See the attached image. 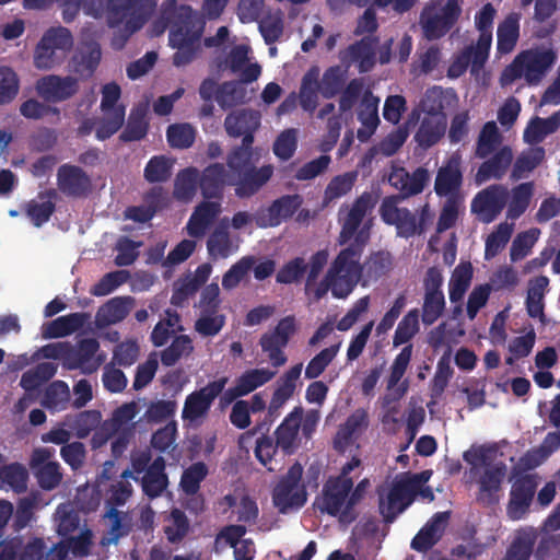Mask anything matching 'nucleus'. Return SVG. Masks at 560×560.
Listing matches in <instances>:
<instances>
[{
	"instance_id": "nucleus-1",
	"label": "nucleus",
	"mask_w": 560,
	"mask_h": 560,
	"mask_svg": "<svg viewBox=\"0 0 560 560\" xmlns=\"http://www.w3.org/2000/svg\"><path fill=\"white\" fill-rule=\"evenodd\" d=\"M171 3L175 10L171 18L172 28L168 42L171 47L176 49L173 55V65L183 67L190 63L200 49L205 22L190 5H176V0H171Z\"/></svg>"
},
{
	"instance_id": "nucleus-2",
	"label": "nucleus",
	"mask_w": 560,
	"mask_h": 560,
	"mask_svg": "<svg viewBox=\"0 0 560 560\" xmlns=\"http://www.w3.org/2000/svg\"><path fill=\"white\" fill-rule=\"evenodd\" d=\"M557 61V54L551 47H535L520 52L504 68L501 83L508 85L524 77L528 84H538Z\"/></svg>"
},
{
	"instance_id": "nucleus-3",
	"label": "nucleus",
	"mask_w": 560,
	"mask_h": 560,
	"mask_svg": "<svg viewBox=\"0 0 560 560\" xmlns=\"http://www.w3.org/2000/svg\"><path fill=\"white\" fill-rule=\"evenodd\" d=\"M401 201L399 197H385L378 210L382 221L387 225L395 226L397 236L402 238L425 233L428 224L433 218L429 203L423 205L415 213L408 208L398 207Z\"/></svg>"
},
{
	"instance_id": "nucleus-4",
	"label": "nucleus",
	"mask_w": 560,
	"mask_h": 560,
	"mask_svg": "<svg viewBox=\"0 0 560 560\" xmlns=\"http://www.w3.org/2000/svg\"><path fill=\"white\" fill-rule=\"evenodd\" d=\"M370 241L369 228L363 226L354 236V240L348 242L329 266V270L337 278L339 285L350 294L362 280L361 258Z\"/></svg>"
},
{
	"instance_id": "nucleus-5",
	"label": "nucleus",
	"mask_w": 560,
	"mask_h": 560,
	"mask_svg": "<svg viewBox=\"0 0 560 560\" xmlns=\"http://www.w3.org/2000/svg\"><path fill=\"white\" fill-rule=\"evenodd\" d=\"M73 36L65 26H51L37 43L33 63L38 70H50L60 66L73 48Z\"/></svg>"
},
{
	"instance_id": "nucleus-6",
	"label": "nucleus",
	"mask_w": 560,
	"mask_h": 560,
	"mask_svg": "<svg viewBox=\"0 0 560 560\" xmlns=\"http://www.w3.org/2000/svg\"><path fill=\"white\" fill-rule=\"evenodd\" d=\"M302 477L303 466L299 462L280 476L271 492L272 503L279 513L298 511L306 503L307 491Z\"/></svg>"
},
{
	"instance_id": "nucleus-7",
	"label": "nucleus",
	"mask_w": 560,
	"mask_h": 560,
	"mask_svg": "<svg viewBox=\"0 0 560 560\" xmlns=\"http://www.w3.org/2000/svg\"><path fill=\"white\" fill-rule=\"evenodd\" d=\"M459 0H446L442 7L427 5L420 15V24L427 39L435 40L445 36L462 15Z\"/></svg>"
},
{
	"instance_id": "nucleus-8",
	"label": "nucleus",
	"mask_w": 560,
	"mask_h": 560,
	"mask_svg": "<svg viewBox=\"0 0 560 560\" xmlns=\"http://www.w3.org/2000/svg\"><path fill=\"white\" fill-rule=\"evenodd\" d=\"M353 487V480H341L329 477L323 486L322 493L315 500L316 509L330 516H338L339 522L349 524L343 520V512L349 504V494Z\"/></svg>"
},
{
	"instance_id": "nucleus-9",
	"label": "nucleus",
	"mask_w": 560,
	"mask_h": 560,
	"mask_svg": "<svg viewBox=\"0 0 560 560\" xmlns=\"http://www.w3.org/2000/svg\"><path fill=\"white\" fill-rule=\"evenodd\" d=\"M514 481L510 491V500L506 512L511 520L523 518L533 502L536 489L539 483L537 474L516 471L513 474Z\"/></svg>"
},
{
	"instance_id": "nucleus-10",
	"label": "nucleus",
	"mask_w": 560,
	"mask_h": 560,
	"mask_svg": "<svg viewBox=\"0 0 560 560\" xmlns=\"http://www.w3.org/2000/svg\"><path fill=\"white\" fill-rule=\"evenodd\" d=\"M443 276L438 267L428 268L424 279L423 289L424 298L422 305V322L430 326L434 324L445 310V298L442 291Z\"/></svg>"
},
{
	"instance_id": "nucleus-11",
	"label": "nucleus",
	"mask_w": 560,
	"mask_h": 560,
	"mask_svg": "<svg viewBox=\"0 0 560 560\" xmlns=\"http://www.w3.org/2000/svg\"><path fill=\"white\" fill-rule=\"evenodd\" d=\"M378 511L383 521L387 524L393 523L399 514L407 510L416 499V493L410 482L401 477L396 479L384 497L378 492Z\"/></svg>"
},
{
	"instance_id": "nucleus-12",
	"label": "nucleus",
	"mask_w": 560,
	"mask_h": 560,
	"mask_svg": "<svg viewBox=\"0 0 560 560\" xmlns=\"http://www.w3.org/2000/svg\"><path fill=\"white\" fill-rule=\"evenodd\" d=\"M55 455L52 447L35 448L30 458V468L37 485L45 491L56 489L62 481V471L58 462L51 460Z\"/></svg>"
},
{
	"instance_id": "nucleus-13",
	"label": "nucleus",
	"mask_w": 560,
	"mask_h": 560,
	"mask_svg": "<svg viewBox=\"0 0 560 560\" xmlns=\"http://www.w3.org/2000/svg\"><path fill=\"white\" fill-rule=\"evenodd\" d=\"M508 199L506 187L499 184L490 185L474 197L471 212L477 214L482 223H491L505 208Z\"/></svg>"
},
{
	"instance_id": "nucleus-14",
	"label": "nucleus",
	"mask_w": 560,
	"mask_h": 560,
	"mask_svg": "<svg viewBox=\"0 0 560 560\" xmlns=\"http://www.w3.org/2000/svg\"><path fill=\"white\" fill-rule=\"evenodd\" d=\"M303 205V197L299 194L283 195L273 200L269 207L259 209L254 220L258 228H276L289 220Z\"/></svg>"
},
{
	"instance_id": "nucleus-15",
	"label": "nucleus",
	"mask_w": 560,
	"mask_h": 560,
	"mask_svg": "<svg viewBox=\"0 0 560 560\" xmlns=\"http://www.w3.org/2000/svg\"><path fill=\"white\" fill-rule=\"evenodd\" d=\"M79 80L72 75L47 74L35 83L37 95L48 104L70 100L79 92Z\"/></svg>"
},
{
	"instance_id": "nucleus-16",
	"label": "nucleus",
	"mask_w": 560,
	"mask_h": 560,
	"mask_svg": "<svg viewBox=\"0 0 560 560\" xmlns=\"http://www.w3.org/2000/svg\"><path fill=\"white\" fill-rule=\"evenodd\" d=\"M98 350L100 342L95 338H83L75 345L69 342L67 369H79L84 374L96 372L105 360Z\"/></svg>"
},
{
	"instance_id": "nucleus-17",
	"label": "nucleus",
	"mask_w": 560,
	"mask_h": 560,
	"mask_svg": "<svg viewBox=\"0 0 560 560\" xmlns=\"http://www.w3.org/2000/svg\"><path fill=\"white\" fill-rule=\"evenodd\" d=\"M377 203V196L371 191L362 192L352 203L341 225L338 236L340 245L347 244L361 231L360 226L365 215L371 212Z\"/></svg>"
},
{
	"instance_id": "nucleus-18",
	"label": "nucleus",
	"mask_w": 560,
	"mask_h": 560,
	"mask_svg": "<svg viewBox=\"0 0 560 560\" xmlns=\"http://www.w3.org/2000/svg\"><path fill=\"white\" fill-rule=\"evenodd\" d=\"M106 23L108 27L116 28L128 26L133 19L143 20L147 23L150 10L144 0H106Z\"/></svg>"
},
{
	"instance_id": "nucleus-19",
	"label": "nucleus",
	"mask_w": 560,
	"mask_h": 560,
	"mask_svg": "<svg viewBox=\"0 0 560 560\" xmlns=\"http://www.w3.org/2000/svg\"><path fill=\"white\" fill-rule=\"evenodd\" d=\"M463 180L460 156L453 154L438 170L434 180V191L439 197L459 199Z\"/></svg>"
},
{
	"instance_id": "nucleus-20",
	"label": "nucleus",
	"mask_w": 560,
	"mask_h": 560,
	"mask_svg": "<svg viewBox=\"0 0 560 560\" xmlns=\"http://www.w3.org/2000/svg\"><path fill=\"white\" fill-rule=\"evenodd\" d=\"M58 189L72 198L86 197L92 189L90 176L80 167L72 164H62L57 172Z\"/></svg>"
},
{
	"instance_id": "nucleus-21",
	"label": "nucleus",
	"mask_w": 560,
	"mask_h": 560,
	"mask_svg": "<svg viewBox=\"0 0 560 560\" xmlns=\"http://www.w3.org/2000/svg\"><path fill=\"white\" fill-rule=\"evenodd\" d=\"M226 185H232V177L222 163H212L199 172V189L205 199H221Z\"/></svg>"
},
{
	"instance_id": "nucleus-22",
	"label": "nucleus",
	"mask_w": 560,
	"mask_h": 560,
	"mask_svg": "<svg viewBox=\"0 0 560 560\" xmlns=\"http://www.w3.org/2000/svg\"><path fill=\"white\" fill-rule=\"evenodd\" d=\"M273 174L271 165L256 167L253 165L245 172L232 178V185L235 186V195L238 198H249L257 194L266 185Z\"/></svg>"
},
{
	"instance_id": "nucleus-23",
	"label": "nucleus",
	"mask_w": 560,
	"mask_h": 560,
	"mask_svg": "<svg viewBox=\"0 0 560 560\" xmlns=\"http://www.w3.org/2000/svg\"><path fill=\"white\" fill-rule=\"evenodd\" d=\"M506 474L504 463L489 466L479 478V492L477 499L485 505L497 504L500 500L501 486Z\"/></svg>"
},
{
	"instance_id": "nucleus-24",
	"label": "nucleus",
	"mask_w": 560,
	"mask_h": 560,
	"mask_svg": "<svg viewBox=\"0 0 560 560\" xmlns=\"http://www.w3.org/2000/svg\"><path fill=\"white\" fill-rule=\"evenodd\" d=\"M368 425L364 410L358 409L341 424L334 439V448L343 454L354 445L361 431Z\"/></svg>"
},
{
	"instance_id": "nucleus-25",
	"label": "nucleus",
	"mask_w": 560,
	"mask_h": 560,
	"mask_svg": "<svg viewBox=\"0 0 560 560\" xmlns=\"http://www.w3.org/2000/svg\"><path fill=\"white\" fill-rule=\"evenodd\" d=\"M394 267L393 255L388 250H375L362 262L361 285L368 287L387 276Z\"/></svg>"
},
{
	"instance_id": "nucleus-26",
	"label": "nucleus",
	"mask_w": 560,
	"mask_h": 560,
	"mask_svg": "<svg viewBox=\"0 0 560 560\" xmlns=\"http://www.w3.org/2000/svg\"><path fill=\"white\" fill-rule=\"evenodd\" d=\"M220 212L221 205L218 201L205 200L200 202L187 222L188 235L196 238L202 237Z\"/></svg>"
},
{
	"instance_id": "nucleus-27",
	"label": "nucleus",
	"mask_w": 560,
	"mask_h": 560,
	"mask_svg": "<svg viewBox=\"0 0 560 560\" xmlns=\"http://www.w3.org/2000/svg\"><path fill=\"white\" fill-rule=\"evenodd\" d=\"M378 103V97L374 96L371 92H366L361 100L358 120L362 127L357 132V137L361 142H366L380 124Z\"/></svg>"
},
{
	"instance_id": "nucleus-28",
	"label": "nucleus",
	"mask_w": 560,
	"mask_h": 560,
	"mask_svg": "<svg viewBox=\"0 0 560 560\" xmlns=\"http://www.w3.org/2000/svg\"><path fill=\"white\" fill-rule=\"evenodd\" d=\"M165 459L162 456H158L153 459L145 474L139 478L142 491L148 498L155 499L166 490L168 477L165 472Z\"/></svg>"
},
{
	"instance_id": "nucleus-29",
	"label": "nucleus",
	"mask_w": 560,
	"mask_h": 560,
	"mask_svg": "<svg viewBox=\"0 0 560 560\" xmlns=\"http://www.w3.org/2000/svg\"><path fill=\"white\" fill-rule=\"evenodd\" d=\"M57 191L52 188L39 192L37 199L30 200L25 213L34 226L40 228L50 220L56 210Z\"/></svg>"
},
{
	"instance_id": "nucleus-30",
	"label": "nucleus",
	"mask_w": 560,
	"mask_h": 560,
	"mask_svg": "<svg viewBox=\"0 0 560 560\" xmlns=\"http://www.w3.org/2000/svg\"><path fill=\"white\" fill-rule=\"evenodd\" d=\"M447 520V512L435 513L412 538L411 548L418 552H427L430 550L440 540L442 524L446 523Z\"/></svg>"
},
{
	"instance_id": "nucleus-31",
	"label": "nucleus",
	"mask_w": 560,
	"mask_h": 560,
	"mask_svg": "<svg viewBox=\"0 0 560 560\" xmlns=\"http://www.w3.org/2000/svg\"><path fill=\"white\" fill-rule=\"evenodd\" d=\"M512 160V150L509 147H503L479 166L476 182L481 184L491 178L501 179L505 175Z\"/></svg>"
},
{
	"instance_id": "nucleus-32",
	"label": "nucleus",
	"mask_w": 560,
	"mask_h": 560,
	"mask_svg": "<svg viewBox=\"0 0 560 560\" xmlns=\"http://www.w3.org/2000/svg\"><path fill=\"white\" fill-rule=\"evenodd\" d=\"M260 126V113L254 109H240L229 114L224 128L230 137L238 138L247 131H256Z\"/></svg>"
},
{
	"instance_id": "nucleus-33",
	"label": "nucleus",
	"mask_w": 560,
	"mask_h": 560,
	"mask_svg": "<svg viewBox=\"0 0 560 560\" xmlns=\"http://www.w3.org/2000/svg\"><path fill=\"white\" fill-rule=\"evenodd\" d=\"M90 315L88 313H71L60 316L43 327V337L46 339L61 338L73 334L84 326Z\"/></svg>"
},
{
	"instance_id": "nucleus-34",
	"label": "nucleus",
	"mask_w": 560,
	"mask_h": 560,
	"mask_svg": "<svg viewBox=\"0 0 560 560\" xmlns=\"http://www.w3.org/2000/svg\"><path fill=\"white\" fill-rule=\"evenodd\" d=\"M446 130V116L423 117L413 139L418 145L427 150L436 144Z\"/></svg>"
},
{
	"instance_id": "nucleus-35",
	"label": "nucleus",
	"mask_w": 560,
	"mask_h": 560,
	"mask_svg": "<svg viewBox=\"0 0 560 560\" xmlns=\"http://www.w3.org/2000/svg\"><path fill=\"white\" fill-rule=\"evenodd\" d=\"M224 387H200V390L190 394L183 409V418L196 420L203 416L210 408L212 400Z\"/></svg>"
},
{
	"instance_id": "nucleus-36",
	"label": "nucleus",
	"mask_w": 560,
	"mask_h": 560,
	"mask_svg": "<svg viewBox=\"0 0 560 560\" xmlns=\"http://www.w3.org/2000/svg\"><path fill=\"white\" fill-rule=\"evenodd\" d=\"M133 304L131 296H116L102 305L96 313V322L100 326L117 324L124 320Z\"/></svg>"
},
{
	"instance_id": "nucleus-37",
	"label": "nucleus",
	"mask_w": 560,
	"mask_h": 560,
	"mask_svg": "<svg viewBox=\"0 0 560 560\" xmlns=\"http://www.w3.org/2000/svg\"><path fill=\"white\" fill-rule=\"evenodd\" d=\"M560 128V110L548 118L534 117L524 130V141L529 144L541 142L546 136L556 132Z\"/></svg>"
},
{
	"instance_id": "nucleus-38",
	"label": "nucleus",
	"mask_w": 560,
	"mask_h": 560,
	"mask_svg": "<svg viewBox=\"0 0 560 560\" xmlns=\"http://www.w3.org/2000/svg\"><path fill=\"white\" fill-rule=\"evenodd\" d=\"M520 37V15L510 13L497 30V50L501 55L510 54Z\"/></svg>"
},
{
	"instance_id": "nucleus-39",
	"label": "nucleus",
	"mask_w": 560,
	"mask_h": 560,
	"mask_svg": "<svg viewBox=\"0 0 560 560\" xmlns=\"http://www.w3.org/2000/svg\"><path fill=\"white\" fill-rule=\"evenodd\" d=\"M377 42L378 38L375 36H364L348 47V55L352 61L358 63L361 73L369 72L374 67V47Z\"/></svg>"
},
{
	"instance_id": "nucleus-40",
	"label": "nucleus",
	"mask_w": 560,
	"mask_h": 560,
	"mask_svg": "<svg viewBox=\"0 0 560 560\" xmlns=\"http://www.w3.org/2000/svg\"><path fill=\"white\" fill-rule=\"evenodd\" d=\"M101 58L100 45L97 43L88 44L73 57V71L81 78H91L97 69Z\"/></svg>"
},
{
	"instance_id": "nucleus-41",
	"label": "nucleus",
	"mask_w": 560,
	"mask_h": 560,
	"mask_svg": "<svg viewBox=\"0 0 560 560\" xmlns=\"http://www.w3.org/2000/svg\"><path fill=\"white\" fill-rule=\"evenodd\" d=\"M199 188V171L196 167L182 170L174 184V196L182 201H190Z\"/></svg>"
},
{
	"instance_id": "nucleus-42",
	"label": "nucleus",
	"mask_w": 560,
	"mask_h": 560,
	"mask_svg": "<svg viewBox=\"0 0 560 560\" xmlns=\"http://www.w3.org/2000/svg\"><path fill=\"white\" fill-rule=\"evenodd\" d=\"M472 279V266L469 261L460 262L453 271L448 282L450 300L453 303L463 300Z\"/></svg>"
},
{
	"instance_id": "nucleus-43",
	"label": "nucleus",
	"mask_w": 560,
	"mask_h": 560,
	"mask_svg": "<svg viewBox=\"0 0 560 560\" xmlns=\"http://www.w3.org/2000/svg\"><path fill=\"white\" fill-rule=\"evenodd\" d=\"M329 291L335 299H347L350 295L342 284L339 285L337 278L328 269L324 278L319 282L316 280L314 287L310 291H305V294L313 302H319Z\"/></svg>"
},
{
	"instance_id": "nucleus-44",
	"label": "nucleus",
	"mask_w": 560,
	"mask_h": 560,
	"mask_svg": "<svg viewBox=\"0 0 560 560\" xmlns=\"http://www.w3.org/2000/svg\"><path fill=\"white\" fill-rule=\"evenodd\" d=\"M145 116L147 110L144 107L131 109L126 128L119 136L120 141L132 142L143 139L148 133L149 127Z\"/></svg>"
},
{
	"instance_id": "nucleus-45",
	"label": "nucleus",
	"mask_w": 560,
	"mask_h": 560,
	"mask_svg": "<svg viewBox=\"0 0 560 560\" xmlns=\"http://www.w3.org/2000/svg\"><path fill=\"white\" fill-rule=\"evenodd\" d=\"M194 351L192 340L188 335L174 337L171 345L161 352V362L165 366H173L182 358L188 357Z\"/></svg>"
},
{
	"instance_id": "nucleus-46",
	"label": "nucleus",
	"mask_w": 560,
	"mask_h": 560,
	"mask_svg": "<svg viewBox=\"0 0 560 560\" xmlns=\"http://www.w3.org/2000/svg\"><path fill=\"white\" fill-rule=\"evenodd\" d=\"M247 91L242 82L225 81L220 84L217 103L222 109H229L246 102Z\"/></svg>"
},
{
	"instance_id": "nucleus-47",
	"label": "nucleus",
	"mask_w": 560,
	"mask_h": 560,
	"mask_svg": "<svg viewBox=\"0 0 560 560\" xmlns=\"http://www.w3.org/2000/svg\"><path fill=\"white\" fill-rule=\"evenodd\" d=\"M357 176L355 172H347L331 178L324 191V205L328 206L334 200L346 196L354 186Z\"/></svg>"
},
{
	"instance_id": "nucleus-48",
	"label": "nucleus",
	"mask_w": 560,
	"mask_h": 560,
	"mask_svg": "<svg viewBox=\"0 0 560 560\" xmlns=\"http://www.w3.org/2000/svg\"><path fill=\"white\" fill-rule=\"evenodd\" d=\"M345 82L346 71L340 66L329 67L318 82L319 93L324 98H332L342 91Z\"/></svg>"
},
{
	"instance_id": "nucleus-49",
	"label": "nucleus",
	"mask_w": 560,
	"mask_h": 560,
	"mask_svg": "<svg viewBox=\"0 0 560 560\" xmlns=\"http://www.w3.org/2000/svg\"><path fill=\"white\" fill-rule=\"evenodd\" d=\"M544 158L545 149L541 147L532 148L527 152H523L514 162L511 178L513 180L523 178L526 173L535 170L541 163Z\"/></svg>"
},
{
	"instance_id": "nucleus-50",
	"label": "nucleus",
	"mask_w": 560,
	"mask_h": 560,
	"mask_svg": "<svg viewBox=\"0 0 560 560\" xmlns=\"http://www.w3.org/2000/svg\"><path fill=\"white\" fill-rule=\"evenodd\" d=\"M167 522L170 524L164 527L166 539L171 544L180 542L187 536L190 528L189 520L186 514L175 508L171 511Z\"/></svg>"
},
{
	"instance_id": "nucleus-51",
	"label": "nucleus",
	"mask_w": 560,
	"mask_h": 560,
	"mask_svg": "<svg viewBox=\"0 0 560 560\" xmlns=\"http://www.w3.org/2000/svg\"><path fill=\"white\" fill-rule=\"evenodd\" d=\"M419 310H410L398 323L393 337V345L398 347L409 342L419 331Z\"/></svg>"
},
{
	"instance_id": "nucleus-52",
	"label": "nucleus",
	"mask_w": 560,
	"mask_h": 560,
	"mask_svg": "<svg viewBox=\"0 0 560 560\" xmlns=\"http://www.w3.org/2000/svg\"><path fill=\"white\" fill-rule=\"evenodd\" d=\"M196 138V129L188 122L172 124L167 127L166 139L173 149H188Z\"/></svg>"
},
{
	"instance_id": "nucleus-53",
	"label": "nucleus",
	"mask_w": 560,
	"mask_h": 560,
	"mask_svg": "<svg viewBox=\"0 0 560 560\" xmlns=\"http://www.w3.org/2000/svg\"><path fill=\"white\" fill-rule=\"evenodd\" d=\"M208 475V467L203 462L191 464L183 471L179 486L187 495H195L199 489L201 481Z\"/></svg>"
},
{
	"instance_id": "nucleus-54",
	"label": "nucleus",
	"mask_w": 560,
	"mask_h": 560,
	"mask_svg": "<svg viewBox=\"0 0 560 560\" xmlns=\"http://www.w3.org/2000/svg\"><path fill=\"white\" fill-rule=\"evenodd\" d=\"M318 92L319 86L317 81V72L313 73L311 70L302 79L299 95L300 105L304 110L313 113L316 109L318 104Z\"/></svg>"
},
{
	"instance_id": "nucleus-55",
	"label": "nucleus",
	"mask_w": 560,
	"mask_h": 560,
	"mask_svg": "<svg viewBox=\"0 0 560 560\" xmlns=\"http://www.w3.org/2000/svg\"><path fill=\"white\" fill-rule=\"evenodd\" d=\"M299 429V421L289 418H285L277 428L275 432L276 444L284 452V454H292L294 452Z\"/></svg>"
},
{
	"instance_id": "nucleus-56",
	"label": "nucleus",
	"mask_w": 560,
	"mask_h": 560,
	"mask_svg": "<svg viewBox=\"0 0 560 560\" xmlns=\"http://www.w3.org/2000/svg\"><path fill=\"white\" fill-rule=\"evenodd\" d=\"M207 249L212 258H226L232 253V241L225 226H218L207 241Z\"/></svg>"
},
{
	"instance_id": "nucleus-57",
	"label": "nucleus",
	"mask_w": 560,
	"mask_h": 560,
	"mask_svg": "<svg viewBox=\"0 0 560 560\" xmlns=\"http://www.w3.org/2000/svg\"><path fill=\"white\" fill-rule=\"evenodd\" d=\"M533 183H522L513 188L512 199L508 209V217L516 219L522 215L529 206L533 195Z\"/></svg>"
},
{
	"instance_id": "nucleus-58",
	"label": "nucleus",
	"mask_w": 560,
	"mask_h": 560,
	"mask_svg": "<svg viewBox=\"0 0 560 560\" xmlns=\"http://www.w3.org/2000/svg\"><path fill=\"white\" fill-rule=\"evenodd\" d=\"M172 162L164 155H155L147 163L143 175L149 183H164L172 176Z\"/></svg>"
},
{
	"instance_id": "nucleus-59",
	"label": "nucleus",
	"mask_w": 560,
	"mask_h": 560,
	"mask_svg": "<svg viewBox=\"0 0 560 560\" xmlns=\"http://www.w3.org/2000/svg\"><path fill=\"white\" fill-rule=\"evenodd\" d=\"M256 264L254 256H244L223 275L222 287L225 290L236 288Z\"/></svg>"
},
{
	"instance_id": "nucleus-60",
	"label": "nucleus",
	"mask_w": 560,
	"mask_h": 560,
	"mask_svg": "<svg viewBox=\"0 0 560 560\" xmlns=\"http://www.w3.org/2000/svg\"><path fill=\"white\" fill-rule=\"evenodd\" d=\"M57 370L55 362H40L23 373L19 385H44L55 376Z\"/></svg>"
},
{
	"instance_id": "nucleus-61",
	"label": "nucleus",
	"mask_w": 560,
	"mask_h": 560,
	"mask_svg": "<svg viewBox=\"0 0 560 560\" xmlns=\"http://www.w3.org/2000/svg\"><path fill=\"white\" fill-rule=\"evenodd\" d=\"M500 142V135L494 121H488L483 125L477 141L476 155L486 159Z\"/></svg>"
},
{
	"instance_id": "nucleus-62",
	"label": "nucleus",
	"mask_w": 560,
	"mask_h": 560,
	"mask_svg": "<svg viewBox=\"0 0 560 560\" xmlns=\"http://www.w3.org/2000/svg\"><path fill=\"white\" fill-rule=\"evenodd\" d=\"M104 115L95 132L96 138L101 141L109 139L122 127L125 121V106H119L112 113L108 112Z\"/></svg>"
},
{
	"instance_id": "nucleus-63",
	"label": "nucleus",
	"mask_w": 560,
	"mask_h": 560,
	"mask_svg": "<svg viewBox=\"0 0 560 560\" xmlns=\"http://www.w3.org/2000/svg\"><path fill=\"white\" fill-rule=\"evenodd\" d=\"M307 270L304 258L295 257L285 262L277 272L276 281L281 284L300 282Z\"/></svg>"
},
{
	"instance_id": "nucleus-64",
	"label": "nucleus",
	"mask_w": 560,
	"mask_h": 560,
	"mask_svg": "<svg viewBox=\"0 0 560 560\" xmlns=\"http://www.w3.org/2000/svg\"><path fill=\"white\" fill-rule=\"evenodd\" d=\"M421 109L428 115L427 117L433 116H446L444 114L445 108V92L441 86H433L427 90L421 103Z\"/></svg>"
}]
</instances>
